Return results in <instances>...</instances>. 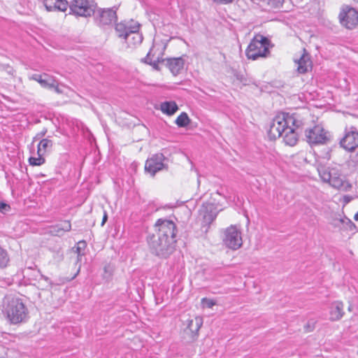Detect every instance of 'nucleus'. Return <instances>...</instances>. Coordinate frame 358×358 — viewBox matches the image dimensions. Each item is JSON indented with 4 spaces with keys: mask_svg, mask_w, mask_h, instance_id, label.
<instances>
[{
    "mask_svg": "<svg viewBox=\"0 0 358 358\" xmlns=\"http://www.w3.org/2000/svg\"><path fill=\"white\" fill-rule=\"evenodd\" d=\"M41 279H43L45 282H47V283L50 286L51 285V281L48 278V277H45L43 275L41 274Z\"/></svg>",
    "mask_w": 358,
    "mask_h": 358,
    "instance_id": "38",
    "label": "nucleus"
},
{
    "mask_svg": "<svg viewBox=\"0 0 358 358\" xmlns=\"http://www.w3.org/2000/svg\"><path fill=\"white\" fill-rule=\"evenodd\" d=\"M357 3H358V0H354Z\"/></svg>",
    "mask_w": 358,
    "mask_h": 358,
    "instance_id": "42",
    "label": "nucleus"
},
{
    "mask_svg": "<svg viewBox=\"0 0 358 358\" xmlns=\"http://www.w3.org/2000/svg\"><path fill=\"white\" fill-rule=\"evenodd\" d=\"M306 141L310 145H324L329 143L331 136L322 125H315L314 127L306 129L305 132Z\"/></svg>",
    "mask_w": 358,
    "mask_h": 358,
    "instance_id": "7",
    "label": "nucleus"
},
{
    "mask_svg": "<svg viewBox=\"0 0 358 358\" xmlns=\"http://www.w3.org/2000/svg\"><path fill=\"white\" fill-rule=\"evenodd\" d=\"M107 214L106 213H104V215L103 217V220H102V223H101V225H103L104 223L106 222V221L107 220Z\"/></svg>",
    "mask_w": 358,
    "mask_h": 358,
    "instance_id": "39",
    "label": "nucleus"
},
{
    "mask_svg": "<svg viewBox=\"0 0 358 358\" xmlns=\"http://www.w3.org/2000/svg\"><path fill=\"white\" fill-rule=\"evenodd\" d=\"M94 15L96 25L105 28L116 22L117 18V8H99Z\"/></svg>",
    "mask_w": 358,
    "mask_h": 358,
    "instance_id": "9",
    "label": "nucleus"
},
{
    "mask_svg": "<svg viewBox=\"0 0 358 358\" xmlns=\"http://www.w3.org/2000/svg\"><path fill=\"white\" fill-rule=\"evenodd\" d=\"M96 4L93 0H73L71 2L69 14L80 17H90L95 13Z\"/></svg>",
    "mask_w": 358,
    "mask_h": 358,
    "instance_id": "8",
    "label": "nucleus"
},
{
    "mask_svg": "<svg viewBox=\"0 0 358 358\" xmlns=\"http://www.w3.org/2000/svg\"><path fill=\"white\" fill-rule=\"evenodd\" d=\"M147 240L151 252L159 257L166 258L175 250L176 244L157 235H150Z\"/></svg>",
    "mask_w": 358,
    "mask_h": 358,
    "instance_id": "5",
    "label": "nucleus"
},
{
    "mask_svg": "<svg viewBox=\"0 0 358 358\" xmlns=\"http://www.w3.org/2000/svg\"><path fill=\"white\" fill-rule=\"evenodd\" d=\"M87 247V243L84 241H79L76 247V252L78 254V258L85 255V250Z\"/></svg>",
    "mask_w": 358,
    "mask_h": 358,
    "instance_id": "30",
    "label": "nucleus"
},
{
    "mask_svg": "<svg viewBox=\"0 0 358 358\" xmlns=\"http://www.w3.org/2000/svg\"><path fill=\"white\" fill-rule=\"evenodd\" d=\"M235 0H213V2H215L217 4H222V5H227L231 3Z\"/></svg>",
    "mask_w": 358,
    "mask_h": 358,
    "instance_id": "34",
    "label": "nucleus"
},
{
    "mask_svg": "<svg viewBox=\"0 0 358 358\" xmlns=\"http://www.w3.org/2000/svg\"><path fill=\"white\" fill-rule=\"evenodd\" d=\"M43 3L48 11L59 10L64 12L69 6L66 0H43Z\"/></svg>",
    "mask_w": 358,
    "mask_h": 358,
    "instance_id": "15",
    "label": "nucleus"
},
{
    "mask_svg": "<svg viewBox=\"0 0 358 358\" xmlns=\"http://www.w3.org/2000/svg\"><path fill=\"white\" fill-rule=\"evenodd\" d=\"M184 64L185 62L182 57L169 58L166 59V66L174 76L180 73L184 67Z\"/></svg>",
    "mask_w": 358,
    "mask_h": 358,
    "instance_id": "17",
    "label": "nucleus"
},
{
    "mask_svg": "<svg viewBox=\"0 0 358 358\" xmlns=\"http://www.w3.org/2000/svg\"><path fill=\"white\" fill-rule=\"evenodd\" d=\"M54 231L57 236H62L63 233L69 231L71 229V222L64 220L53 227Z\"/></svg>",
    "mask_w": 358,
    "mask_h": 358,
    "instance_id": "25",
    "label": "nucleus"
},
{
    "mask_svg": "<svg viewBox=\"0 0 358 358\" xmlns=\"http://www.w3.org/2000/svg\"><path fill=\"white\" fill-rule=\"evenodd\" d=\"M10 209L8 204L5 202L0 201V213H5Z\"/></svg>",
    "mask_w": 358,
    "mask_h": 358,
    "instance_id": "33",
    "label": "nucleus"
},
{
    "mask_svg": "<svg viewBox=\"0 0 358 358\" xmlns=\"http://www.w3.org/2000/svg\"><path fill=\"white\" fill-rule=\"evenodd\" d=\"M151 50H150V52L147 54L146 57L145 58H143L142 60L145 63L152 65V66H153L154 68L157 69V64L156 63V62H152V59L150 57Z\"/></svg>",
    "mask_w": 358,
    "mask_h": 358,
    "instance_id": "32",
    "label": "nucleus"
},
{
    "mask_svg": "<svg viewBox=\"0 0 358 358\" xmlns=\"http://www.w3.org/2000/svg\"><path fill=\"white\" fill-rule=\"evenodd\" d=\"M203 324V319L201 317H196L194 319L187 320V328L194 334H197Z\"/></svg>",
    "mask_w": 358,
    "mask_h": 358,
    "instance_id": "21",
    "label": "nucleus"
},
{
    "mask_svg": "<svg viewBox=\"0 0 358 358\" xmlns=\"http://www.w3.org/2000/svg\"><path fill=\"white\" fill-rule=\"evenodd\" d=\"M38 157H31L29 159V164L32 166H41L45 163L44 155L37 154Z\"/></svg>",
    "mask_w": 358,
    "mask_h": 358,
    "instance_id": "29",
    "label": "nucleus"
},
{
    "mask_svg": "<svg viewBox=\"0 0 358 358\" xmlns=\"http://www.w3.org/2000/svg\"><path fill=\"white\" fill-rule=\"evenodd\" d=\"M156 234L162 238L169 241L174 244L176 243L177 229L176 224L169 220L159 219L155 224Z\"/></svg>",
    "mask_w": 358,
    "mask_h": 358,
    "instance_id": "6",
    "label": "nucleus"
},
{
    "mask_svg": "<svg viewBox=\"0 0 358 358\" xmlns=\"http://www.w3.org/2000/svg\"><path fill=\"white\" fill-rule=\"evenodd\" d=\"M47 133V129H44L42 131L37 134L36 136L34 137V139H39L41 137L44 136L45 134Z\"/></svg>",
    "mask_w": 358,
    "mask_h": 358,
    "instance_id": "36",
    "label": "nucleus"
},
{
    "mask_svg": "<svg viewBox=\"0 0 358 358\" xmlns=\"http://www.w3.org/2000/svg\"><path fill=\"white\" fill-rule=\"evenodd\" d=\"M302 124V121L298 119L296 114L279 113L275 115L270 125L268 136L271 140L283 136L287 145L294 146L298 141V134L296 129H298Z\"/></svg>",
    "mask_w": 358,
    "mask_h": 358,
    "instance_id": "1",
    "label": "nucleus"
},
{
    "mask_svg": "<svg viewBox=\"0 0 358 358\" xmlns=\"http://www.w3.org/2000/svg\"><path fill=\"white\" fill-rule=\"evenodd\" d=\"M340 144L346 150H355L358 147V131L357 128L350 127L346 130L345 136L340 141Z\"/></svg>",
    "mask_w": 358,
    "mask_h": 358,
    "instance_id": "13",
    "label": "nucleus"
},
{
    "mask_svg": "<svg viewBox=\"0 0 358 358\" xmlns=\"http://www.w3.org/2000/svg\"><path fill=\"white\" fill-rule=\"evenodd\" d=\"M10 260L8 250L0 245V268H6L9 265Z\"/></svg>",
    "mask_w": 358,
    "mask_h": 358,
    "instance_id": "27",
    "label": "nucleus"
},
{
    "mask_svg": "<svg viewBox=\"0 0 358 358\" xmlns=\"http://www.w3.org/2000/svg\"><path fill=\"white\" fill-rule=\"evenodd\" d=\"M313 329V327L311 329H308V331H311Z\"/></svg>",
    "mask_w": 358,
    "mask_h": 358,
    "instance_id": "43",
    "label": "nucleus"
},
{
    "mask_svg": "<svg viewBox=\"0 0 358 358\" xmlns=\"http://www.w3.org/2000/svg\"><path fill=\"white\" fill-rule=\"evenodd\" d=\"M318 171L322 181L329 183L331 187L339 189L343 186V177L338 170L323 167Z\"/></svg>",
    "mask_w": 358,
    "mask_h": 358,
    "instance_id": "10",
    "label": "nucleus"
},
{
    "mask_svg": "<svg viewBox=\"0 0 358 358\" xmlns=\"http://www.w3.org/2000/svg\"><path fill=\"white\" fill-rule=\"evenodd\" d=\"M259 5L264 9L270 10L273 8H279L282 5L284 0H259Z\"/></svg>",
    "mask_w": 358,
    "mask_h": 358,
    "instance_id": "22",
    "label": "nucleus"
},
{
    "mask_svg": "<svg viewBox=\"0 0 358 358\" xmlns=\"http://www.w3.org/2000/svg\"><path fill=\"white\" fill-rule=\"evenodd\" d=\"M344 305L341 301H335L331 303L329 310V320L331 321H338L344 315Z\"/></svg>",
    "mask_w": 358,
    "mask_h": 358,
    "instance_id": "16",
    "label": "nucleus"
},
{
    "mask_svg": "<svg viewBox=\"0 0 358 358\" xmlns=\"http://www.w3.org/2000/svg\"><path fill=\"white\" fill-rule=\"evenodd\" d=\"M50 89H53L55 92H57V94H61L62 93V90L59 89V86H58V82L57 80L55 79V85L54 87H51Z\"/></svg>",
    "mask_w": 358,
    "mask_h": 358,
    "instance_id": "35",
    "label": "nucleus"
},
{
    "mask_svg": "<svg viewBox=\"0 0 358 358\" xmlns=\"http://www.w3.org/2000/svg\"><path fill=\"white\" fill-rule=\"evenodd\" d=\"M52 141L48 138L42 139L37 147V154L45 155L52 147Z\"/></svg>",
    "mask_w": 358,
    "mask_h": 358,
    "instance_id": "26",
    "label": "nucleus"
},
{
    "mask_svg": "<svg viewBox=\"0 0 358 358\" xmlns=\"http://www.w3.org/2000/svg\"><path fill=\"white\" fill-rule=\"evenodd\" d=\"M201 211L203 213L204 222L206 223L210 224L213 222L217 215V213L215 210L214 206L212 203L203 205Z\"/></svg>",
    "mask_w": 358,
    "mask_h": 358,
    "instance_id": "18",
    "label": "nucleus"
},
{
    "mask_svg": "<svg viewBox=\"0 0 358 358\" xmlns=\"http://www.w3.org/2000/svg\"><path fill=\"white\" fill-rule=\"evenodd\" d=\"M2 312L11 324L25 323L29 318V312L23 299L14 294H8L4 296Z\"/></svg>",
    "mask_w": 358,
    "mask_h": 358,
    "instance_id": "2",
    "label": "nucleus"
},
{
    "mask_svg": "<svg viewBox=\"0 0 358 358\" xmlns=\"http://www.w3.org/2000/svg\"><path fill=\"white\" fill-rule=\"evenodd\" d=\"M334 224L335 227H340L341 229L352 230V228L355 227L352 221L345 217L334 219Z\"/></svg>",
    "mask_w": 358,
    "mask_h": 358,
    "instance_id": "24",
    "label": "nucleus"
},
{
    "mask_svg": "<svg viewBox=\"0 0 358 358\" xmlns=\"http://www.w3.org/2000/svg\"><path fill=\"white\" fill-rule=\"evenodd\" d=\"M201 303L203 307H207L208 308H212L215 305H216V302L210 299L203 298L201 299Z\"/></svg>",
    "mask_w": 358,
    "mask_h": 358,
    "instance_id": "31",
    "label": "nucleus"
},
{
    "mask_svg": "<svg viewBox=\"0 0 358 358\" xmlns=\"http://www.w3.org/2000/svg\"><path fill=\"white\" fill-rule=\"evenodd\" d=\"M223 243L227 248L234 250L242 245L241 233L236 226L231 225L225 230Z\"/></svg>",
    "mask_w": 358,
    "mask_h": 358,
    "instance_id": "11",
    "label": "nucleus"
},
{
    "mask_svg": "<svg viewBox=\"0 0 358 358\" xmlns=\"http://www.w3.org/2000/svg\"><path fill=\"white\" fill-rule=\"evenodd\" d=\"M355 218L358 221V213L355 215Z\"/></svg>",
    "mask_w": 358,
    "mask_h": 358,
    "instance_id": "41",
    "label": "nucleus"
},
{
    "mask_svg": "<svg viewBox=\"0 0 358 358\" xmlns=\"http://www.w3.org/2000/svg\"><path fill=\"white\" fill-rule=\"evenodd\" d=\"M41 77V74H33L31 76H29L30 80H35L36 82H38V80Z\"/></svg>",
    "mask_w": 358,
    "mask_h": 358,
    "instance_id": "37",
    "label": "nucleus"
},
{
    "mask_svg": "<svg viewBox=\"0 0 358 358\" xmlns=\"http://www.w3.org/2000/svg\"><path fill=\"white\" fill-rule=\"evenodd\" d=\"M216 193L219 195H222V192L220 190H217Z\"/></svg>",
    "mask_w": 358,
    "mask_h": 358,
    "instance_id": "40",
    "label": "nucleus"
},
{
    "mask_svg": "<svg viewBox=\"0 0 358 358\" xmlns=\"http://www.w3.org/2000/svg\"><path fill=\"white\" fill-rule=\"evenodd\" d=\"M339 20L342 25L348 29H353L358 24V11L348 6H343Z\"/></svg>",
    "mask_w": 358,
    "mask_h": 358,
    "instance_id": "12",
    "label": "nucleus"
},
{
    "mask_svg": "<svg viewBox=\"0 0 358 358\" xmlns=\"http://www.w3.org/2000/svg\"><path fill=\"white\" fill-rule=\"evenodd\" d=\"M191 122V120L185 112L181 113L175 120V123L179 127H186Z\"/></svg>",
    "mask_w": 358,
    "mask_h": 358,
    "instance_id": "28",
    "label": "nucleus"
},
{
    "mask_svg": "<svg viewBox=\"0 0 358 358\" xmlns=\"http://www.w3.org/2000/svg\"><path fill=\"white\" fill-rule=\"evenodd\" d=\"M270 41L265 36L258 34L250 43L245 50L248 59L255 60L259 57H266L269 54Z\"/></svg>",
    "mask_w": 358,
    "mask_h": 358,
    "instance_id": "4",
    "label": "nucleus"
},
{
    "mask_svg": "<svg viewBox=\"0 0 358 358\" xmlns=\"http://www.w3.org/2000/svg\"><path fill=\"white\" fill-rule=\"evenodd\" d=\"M160 110L164 114L173 115L178 110V106L175 101H164L161 103Z\"/></svg>",
    "mask_w": 358,
    "mask_h": 358,
    "instance_id": "20",
    "label": "nucleus"
},
{
    "mask_svg": "<svg viewBox=\"0 0 358 358\" xmlns=\"http://www.w3.org/2000/svg\"><path fill=\"white\" fill-rule=\"evenodd\" d=\"M164 160L165 157L162 153H157L152 155L145 162V171L150 173L152 176H155L157 172L165 168Z\"/></svg>",
    "mask_w": 358,
    "mask_h": 358,
    "instance_id": "14",
    "label": "nucleus"
},
{
    "mask_svg": "<svg viewBox=\"0 0 358 358\" xmlns=\"http://www.w3.org/2000/svg\"><path fill=\"white\" fill-rule=\"evenodd\" d=\"M115 29L117 36L125 41L128 48L135 49L141 44L143 37L139 32L138 22L132 20L122 21L116 24Z\"/></svg>",
    "mask_w": 358,
    "mask_h": 358,
    "instance_id": "3",
    "label": "nucleus"
},
{
    "mask_svg": "<svg viewBox=\"0 0 358 358\" xmlns=\"http://www.w3.org/2000/svg\"><path fill=\"white\" fill-rule=\"evenodd\" d=\"M297 71L300 73H305L312 67V62L308 54L303 53L296 62Z\"/></svg>",
    "mask_w": 358,
    "mask_h": 358,
    "instance_id": "19",
    "label": "nucleus"
},
{
    "mask_svg": "<svg viewBox=\"0 0 358 358\" xmlns=\"http://www.w3.org/2000/svg\"><path fill=\"white\" fill-rule=\"evenodd\" d=\"M42 87L50 89L55 85V78L47 73L41 74V77L38 82Z\"/></svg>",
    "mask_w": 358,
    "mask_h": 358,
    "instance_id": "23",
    "label": "nucleus"
},
{
    "mask_svg": "<svg viewBox=\"0 0 358 358\" xmlns=\"http://www.w3.org/2000/svg\"><path fill=\"white\" fill-rule=\"evenodd\" d=\"M357 355H358V350H357Z\"/></svg>",
    "mask_w": 358,
    "mask_h": 358,
    "instance_id": "44",
    "label": "nucleus"
}]
</instances>
